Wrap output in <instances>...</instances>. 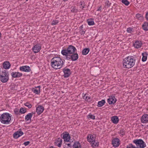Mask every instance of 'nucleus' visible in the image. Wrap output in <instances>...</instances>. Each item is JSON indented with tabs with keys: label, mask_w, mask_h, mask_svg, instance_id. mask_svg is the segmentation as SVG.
<instances>
[{
	"label": "nucleus",
	"mask_w": 148,
	"mask_h": 148,
	"mask_svg": "<svg viewBox=\"0 0 148 148\" xmlns=\"http://www.w3.org/2000/svg\"><path fill=\"white\" fill-rule=\"evenodd\" d=\"M81 7L83 9V8H84V6H82Z\"/></svg>",
	"instance_id": "52"
},
{
	"label": "nucleus",
	"mask_w": 148,
	"mask_h": 148,
	"mask_svg": "<svg viewBox=\"0 0 148 148\" xmlns=\"http://www.w3.org/2000/svg\"><path fill=\"white\" fill-rule=\"evenodd\" d=\"M41 49V46L39 44H37L33 47L32 50L34 53H36L40 51Z\"/></svg>",
	"instance_id": "7"
},
{
	"label": "nucleus",
	"mask_w": 148,
	"mask_h": 148,
	"mask_svg": "<svg viewBox=\"0 0 148 148\" xmlns=\"http://www.w3.org/2000/svg\"><path fill=\"white\" fill-rule=\"evenodd\" d=\"M142 54L143 56L142 61L143 62H145L147 59V56L148 54L146 52L143 53Z\"/></svg>",
	"instance_id": "22"
},
{
	"label": "nucleus",
	"mask_w": 148,
	"mask_h": 148,
	"mask_svg": "<svg viewBox=\"0 0 148 148\" xmlns=\"http://www.w3.org/2000/svg\"><path fill=\"white\" fill-rule=\"evenodd\" d=\"M81 3V5H82V2H80V3Z\"/></svg>",
	"instance_id": "54"
},
{
	"label": "nucleus",
	"mask_w": 148,
	"mask_h": 148,
	"mask_svg": "<svg viewBox=\"0 0 148 148\" xmlns=\"http://www.w3.org/2000/svg\"><path fill=\"white\" fill-rule=\"evenodd\" d=\"M26 112V109L23 107L20 108V112L21 114H23L25 113Z\"/></svg>",
	"instance_id": "28"
},
{
	"label": "nucleus",
	"mask_w": 148,
	"mask_h": 148,
	"mask_svg": "<svg viewBox=\"0 0 148 148\" xmlns=\"http://www.w3.org/2000/svg\"><path fill=\"white\" fill-rule=\"evenodd\" d=\"M90 51L89 48H86L84 49L82 51V54L83 55L87 54Z\"/></svg>",
	"instance_id": "25"
},
{
	"label": "nucleus",
	"mask_w": 148,
	"mask_h": 148,
	"mask_svg": "<svg viewBox=\"0 0 148 148\" xmlns=\"http://www.w3.org/2000/svg\"><path fill=\"white\" fill-rule=\"evenodd\" d=\"M89 98H90L88 97L85 96V95L84 97V99H85V100H88Z\"/></svg>",
	"instance_id": "47"
},
{
	"label": "nucleus",
	"mask_w": 148,
	"mask_h": 148,
	"mask_svg": "<svg viewBox=\"0 0 148 148\" xmlns=\"http://www.w3.org/2000/svg\"><path fill=\"white\" fill-rule=\"evenodd\" d=\"M61 136L64 139V140L66 142H69L70 138V136L69 134H62Z\"/></svg>",
	"instance_id": "12"
},
{
	"label": "nucleus",
	"mask_w": 148,
	"mask_h": 148,
	"mask_svg": "<svg viewBox=\"0 0 148 148\" xmlns=\"http://www.w3.org/2000/svg\"><path fill=\"white\" fill-rule=\"evenodd\" d=\"M67 145L68 146L71 147V143H69L67 144Z\"/></svg>",
	"instance_id": "51"
},
{
	"label": "nucleus",
	"mask_w": 148,
	"mask_h": 148,
	"mask_svg": "<svg viewBox=\"0 0 148 148\" xmlns=\"http://www.w3.org/2000/svg\"><path fill=\"white\" fill-rule=\"evenodd\" d=\"M32 91L33 92L36 94H39L40 93V89H39L38 90L37 89H33Z\"/></svg>",
	"instance_id": "33"
},
{
	"label": "nucleus",
	"mask_w": 148,
	"mask_h": 148,
	"mask_svg": "<svg viewBox=\"0 0 148 148\" xmlns=\"http://www.w3.org/2000/svg\"><path fill=\"white\" fill-rule=\"evenodd\" d=\"M51 62L52 67L56 70L61 69L64 64L62 60L59 57H53L51 60Z\"/></svg>",
	"instance_id": "1"
},
{
	"label": "nucleus",
	"mask_w": 148,
	"mask_h": 148,
	"mask_svg": "<svg viewBox=\"0 0 148 148\" xmlns=\"http://www.w3.org/2000/svg\"><path fill=\"white\" fill-rule=\"evenodd\" d=\"M117 100L114 96H111L108 99V102L110 104H114L116 102Z\"/></svg>",
	"instance_id": "8"
},
{
	"label": "nucleus",
	"mask_w": 148,
	"mask_h": 148,
	"mask_svg": "<svg viewBox=\"0 0 148 148\" xmlns=\"http://www.w3.org/2000/svg\"><path fill=\"white\" fill-rule=\"evenodd\" d=\"M89 116V117L90 118V119H95V116L93 115H92L90 114H89L88 116Z\"/></svg>",
	"instance_id": "38"
},
{
	"label": "nucleus",
	"mask_w": 148,
	"mask_h": 148,
	"mask_svg": "<svg viewBox=\"0 0 148 148\" xmlns=\"http://www.w3.org/2000/svg\"><path fill=\"white\" fill-rule=\"evenodd\" d=\"M142 27L143 29L145 31L148 30V23L145 22L142 25Z\"/></svg>",
	"instance_id": "21"
},
{
	"label": "nucleus",
	"mask_w": 148,
	"mask_h": 148,
	"mask_svg": "<svg viewBox=\"0 0 148 148\" xmlns=\"http://www.w3.org/2000/svg\"><path fill=\"white\" fill-rule=\"evenodd\" d=\"M66 56V58H65V59L66 60H69L70 59H71V58H70L71 55H70V54H69V56Z\"/></svg>",
	"instance_id": "45"
},
{
	"label": "nucleus",
	"mask_w": 148,
	"mask_h": 148,
	"mask_svg": "<svg viewBox=\"0 0 148 148\" xmlns=\"http://www.w3.org/2000/svg\"><path fill=\"white\" fill-rule=\"evenodd\" d=\"M11 75L13 78H18L22 76V74L19 72H14L11 73Z\"/></svg>",
	"instance_id": "13"
},
{
	"label": "nucleus",
	"mask_w": 148,
	"mask_h": 148,
	"mask_svg": "<svg viewBox=\"0 0 148 148\" xmlns=\"http://www.w3.org/2000/svg\"><path fill=\"white\" fill-rule=\"evenodd\" d=\"M63 0L64 1H67L68 0Z\"/></svg>",
	"instance_id": "55"
},
{
	"label": "nucleus",
	"mask_w": 148,
	"mask_h": 148,
	"mask_svg": "<svg viewBox=\"0 0 148 148\" xmlns=\"http://www.w3.org/2000/svg\"><path fill=\"white\" fill-rule=\"evenodd\" d=\"M133 29L132 28L129 27L127 29V31L129 33H131Z\"/></svg>",
	"instance_id": "40"
},
{
	"label": "nucleus",
	"mask_w": 148,
	"mask_h": 148,
	"mask_svg": "<svg viewBox=\"0 0 148 148\" xmlns=\"http://www.w3.org/2000/svg\"><path fill=\"white\" fill-rule=\"evenodd\" d=\"M19 69L21 71L25 72H29L31 71L30 67L27 66H21Z\"/></svg>",
	"instance_id": "9"
},
{
	"label": "nucleus",
	"mask_w": 148,
	"mask_h": 148,
	"mask_svg": "<svg viewBox=\"0 0 148 148\" xmlns=\"http://www.w3.org/2000/svg\"><path fill=\"white\" fill-rule=\"evenodd\" d=\"M133 143L136 145L138 148H144L146 146V145L144 141L142 139H136L133 140Z\"/></svg>",
	"instance_id": "5"
},
{
	"label": "nucleus",
	"mask_w": 148,
	"mask_h": 148,
	"mask_svg": "<svg viewBox=\"0 0 148 148\" xmlns=\"http://www.w3.org/2000/svg\"><path fill=\"white\" fill-rule=\"evenodd\" d=\"M14 112L16 114H20V110L16 108L14 110Z\"/></svg>",
	"instance_id": "35"
},
{
	"label": "nucleus",
	"mask_w": 148,
	"mask_h": 148,
	"mask_svg": "<svg viewBox=\"0 0 148 148\" xmlns=\"http://www.w3.org/2000/svg\"><path fill=\"white\" fill-rule=\"evenodd\" d=\"M30 142L29 141H27L26 142H24L23 143V144L25 146H26L27 145H29V144L30 143Z\"/></svg>",
	"instance_id": "44"
},
{
	"label": "nucleus",
	"mask_w": 148,
	"mask_h": 148,
	"mask_svg": "<svg viewBox=\"0 0 148 148\" xmlns=\"http://www.w3.org/2000/svg\"><path fill=\"white\" fill-rule=\"evenodd\" d=\"M119 141V140L117 138H114L112 142L113 146L115 147H118L120 144Z\"/></svg>",
	"instance_id": "10"
},
{
	"label": "nucleus",
	"mask_w": 148,
	"mask_h": 148,
	"mask_svg": "<svg viewBox=\"0 0 148 148\" xmlns=\"http://www.w3.org/2000/svg\"><path fill=\"white\" fill-rule=\"evenodd\" d=\"M135 60L133 56L127 57L123 60V66L124 68L129 69L132 67L134 65Z\"/></svg>",
	"instance_id": "2"
},
{
	"label": "nucleus",
	"mask_w": 148,
	"mask_h": 148,
	"mask_svg": "<svg viewBox=\"0 0 148 148\" xmlns=\"http://www.w3.org/2000/svg\"><path fill=\"white\" fill-rule=\"evenodd\" d=\"M128 0H122V2L125 4L126 5H128L130 4V2Z\"/></svg>",
	"instance_id": "32"
},
{
	"label": "nucleus",
	"mask_w": 148,
	"mask_h": 148,
	"mask_svg": "<svg viewBox=\"0 0 148 148\" xmlns=\"http://www.w3.org/2000/svg\"><path fill=\"white\" fill-rule=\"evenodd\" d=\"M105 103L106 102L105 100L103 99L101 101L98 102L97 106L98 107H101L103 106Z\"/></svg>",
	"instance_id": "26"
},
{
	"label": "nucleus",
	"mask_w": 148,
	"mask_h": 148,
	"mask_svg": "<svg viewBox=\"0 0 148 148\" xmlns=\"http://www.w3.org/2000/svg\"><path fill=\"white\" fill-rule=\"evenodd\" d=\"M81 34V35H84L85 33V32L82 30H80V31Z\"/></svg>",
	"instance_id": "46"
},
{
	"label": "nucleus",
	"mask_w": 148,
	"mask_h": 148,
	"mask_svg": "<svg viewBox=\"0 0 148 148\" xmlns=\"http://www.w3.org/2000/svg\"><path fill=\"white\" fill-rule=\"evenodd\" d=\"M73 148H81L79 142H75L73 145Z\"/></svg>",
	"instance_id": "24"
},
{
	"label": "nucleus",
	"mask_w": 148,
	"mask_h": 148,
	"mask_svg": "<svg viewBox=\"0 0 148 148\" xmlns=\"http://www.w3.org/2000/svg\"><path fill=\"white\" fill-rule=\"evenodd\" d=\"M136 17L138 19H140V18L142 16L141 14H137L136 15Z\"/></svg>",
	"instance_id": "37"
},
{
	"label": "nucleus",
	"mask_w": 148,
	"mask_h": 148,
	"mask_svg": "<svg viewBox=\"0 0 148 148\" xmlns=\"http://www.w3.org/2000/svg\"><path fill=\"white\" fill-rule=\"evenodd\" d=\"M145 18L148 21V12L146 14Z\"/></svg>",
	"instance_id": "48"
},
{
	"label": "nucleus",
	"mask_w": 148,
	"mask_h": 148,
	"mask_svg": "<svg viewBox=\"0 0 148 148\" xmlns=\"http://www.w3.org/2000/svg\"><path fill=\"white\" fill-rule=\"evenodd\" d=\"M62 140L60 138H58L56 140L55 143H58L57 145L59 147H60L62 144Z\"/></svg>",
	"instance_id": "20"
},
{
	"label": "nucleus",
	"mask_w": 148,
	"mask_h": 148,
	"mask_svg": "<svg viewBox=\"0 0 148 148\" xmlns=\"http://www.w3.org/2000/svg\"><path fill=\"white\" fill-rule=\"evenodd\" d=\"M102 8L101 6L97 10V11H101Z\"/></svg>",
	"instance_id": "49"
},
{
	"label": "nucleus",
	"mask_w": 148,
	"mask_h": 148,
	"mask_svg": "<svg viewBox=\"0 0 148 148\" xmlns=\"http://www.w3.org/2000/svg\"><path fill=\"white\" fill-rule=\"evenodd\" d=\"M26 1H28V0H26Z\"/></svg>",
	"instance_id": "58"
},
{
	"label": "nucleus",
	"mask_w": 148,
	"mask_h": 148,
	"mask_svg": "<svg viewBox=\"0 0 148 148\" xmlns=\"http://www.w3.org/2000/svg\"><path fill=\"white\" fill-rule=\"evenodd\" d=\"M18 132L19 135H20V136H22L23 134V133L21 131V129H19V131H18Z\"/></svg>",
	"instance_id": "43"
},
{
	"label": "nucleus",
	"mask_w": 148,
	"mask_h": 148,
	"mask_svg": "<svg viewBox=\"0 0 148 148\" xmlns=\"http://www.w3.org/2000/svg\"><path fill=\"white\" fill-rule=\"evenodd\" d=\"M24 105L26 106L28 108H30L32 107L31 104L29 103L28 102H26L24 104Z\"/></svg>",
	"instance_id": "34"
},
{
	"label": "nucleus",
	"mask_w": 148,
	"mask_h": 148,
	"mask_svg": "<svg viewBox=\"0 0 148 148\" xmlns=\"http://www.w3.org/2000/svg\"><path fill=\"white\" fill-rule=\"evenodd\" d=\"M40 87V86H38V87Z\"/></svg>",
	"instance_id": "57"
},
{
	"label": "nucleus",
	"mask_w": 148,
	"mask_h": 148,
	"mask_svg": "<svg viewBox=\"0 0 148 148\" xmlns=\"http://www.w3.org/2000/svg\"><path fill=\"white\" fill-rule=\"evenodd\" d=\"M92 147H97L99 145V142L96 141L95 140H92V142L90 143Z\"/></svg>",
	"instance_id": "23"
},
{
	"label": "nucleus",
	"mask_w": 148,
	"mask_h": 148,
	"mask_svg": "<svg viewBox=\"0 0 148 148\" xmlns=\"http://www.w3.org/2000/svg\"><path fill=\"white\" fill-rule=\"evenodd\" d=\"M71 55V60L72 61H75L78 58V54L77 53H73Z\"/></svg>",
	"instance_id": "17"
},
{
	"label": "nucleus",
	"mask_w": 148,
	"mask_h": 148,
	"mask_svg": "<svg viewBox=\"0 0 148 148\" xmlns=\"http://www.w3.org/2000/svg\"><path fill=\"white\" fill-rule=\"evenodd\" d=\"M75 47L72 45H70L67 48L62 49L61 51V53L63 56H67L69 54L74 53L76 51Z\"/></svg>",
	"instance_id": "3"
},
{
	"label": "nucleus",
	"mask_w": 148,
	"mask_h": 148,
	"mask_svg": "<svg viewBox=\"0 0 148 148\" xmlns=\"http://www.w3.org/2000/svg\"><path fill=\"white\" fill-rule=\"evenodd\" d=\"M63 71L64 73V77L65 78L69 77L71 74V70L66 67L63 69Z\"/></svg>",
	"instance_id": "6"
},
{
	"label": "nucleus",
	"mask_w": 148,
	"mask_h": 148,
	"mask_svg": "<svg viewBox=\"0 0 148 148\" xmlns=\"http://www.w3.org/2000/svg\"><path fill=\"white\" fill-rule=\"evenodd\" d=\"M142 45V42L140 41H136L133 44L135 48L138 49Z\"/></svg>",
	"instance_id": "16"
},
{
	"label": "nucleus",
	"mask_w": 148,
	"mask_h": 148,
	"mask_svg": "<svg viewBox=\"0 0 148 148\" xmlns=\"http://www.w3.org/2000/svg\"><path fill=\"white\" fill-rule=\"evenodd\" d=\"M142 123H146L148 121V114H145L142 116L141 118Z\"/></svg>",
	"instance_id": "14"
},
{
	"label": "nucleus",
	"mask_w": 148,
	"mask_h": 148,
	"mask_svg": "<svg viewBox=\"0 0 148 148\" xmlns=\"http://www.w3.org/2000/svg\"><path fill=\"white\" fill-rule=\"evenodd\" d=\"M91 137L92 138L93 137V136L92 135H89L87 137V141L88 142H90V143L92 142V140H91Z\"/></svg>",
	"instance_id": "29"
},
{
	"label": "nucleus",
	"mask_w": 148,
	"mask_h": 148,
	"mask_svg": "<svg viewBox=\"0 0 148 148\" xmlns=\"http://www.w3.org/2000/svg\"><path fill=\"white\" fill-rule=\"evenodd\" d=\"M87 21L89 25H92L94 24V22L92 19H88Z\"/></svg>",
	"instance_id": "27"
},
{
	"label": "nucleus",
	"mask_w": 148,
	"mask_h": 148,
	"mask_svg": "<svg viewBox=\"0 0 148 148\" xmlns=\"http://www.w3.org/2000/svg\"><path fill=\"white\" fill-rule=\"evenodd\" d=\"M44 110V107L41 105H39L36 108V112L37 114L38 115L40 114Z\"/></svg>",
	"instance_id": "11"
},
{
	"label": "nucleus",
	"mask_w": 148,
	"mask_h": 148,
	"mask_svg": "<svg viewBox=\"0 0 148 148\" xmlns=\"http://www.w3.org/2000/svg\"><path fill=\"white\" fill-rule=\"evenodd\" d=\"M49 148H54V147H53V146H51Z\"/></svg>",
	"instance_id": "53"
},
{
	"label": "nucleus",
	"mask_w": 148,
	"mask_h": 148,
	"mask_svg": "<svg viewBox=\"0 0 148 148\" xmlns=\"http://www.w3.org/2000/svg\"><path fill=\"white\" fill-rule=\"evenodd\" d=\"M78 10L74 7L71 10V12H73L76 13L77 11Z\"/></svg>",
	"instance_id": "41"
},
{
	"label": "nucleus",
	"mask_w": 148,
	"mask_h": 148,
	"mask_svg": "<svg viewBox=\"0 0 148 148\" xmlns=\"http://www.w3.org/2000/svg\"><path fill=\"white\" fill-rule=\"evenodd\" d=\"M111 120L113 123L116 124L118 123L119 119L117 116H114L111 117Z\"/></svg>",
	"instance_id": "19"
},
{
	"label": "nucleus",
	"mask_w": 148,
	"mask_h": 148,
	"mask_svg": "<svg viewBox=\"0 0 148 148\" xmlns=\"http://www.w3.org/2000/svg\"><path fill=\"white\" fill-rule=\"evenodd\" d=\"M92 138V137H91ZM95 140V138H94V136H93V137L92 138H91V140Z\"/></svg>",
	"instance_id": "50"
},
{
	"label": "nucleus",
	"mask_w": 148,
	"mask_h": 148,
	"mask_svg": "<svg viewBox=\"0 0 148 148\" xmlns=\"http://www.w3.org/2000/svg\"><path fill=\"white\" fill-rule=\"evenodd\" d=\"M106 5L108 7H109L111 4V3L109 1H106L105 3Z\"/></svg>",
	"instance_id": "42"
},
{
	"label": "nucleus",
	"mask_w": 148,
	"mask_h": 148,
	"mask_svg": "<svg viewBox=\"0 0 148 148\" xmlns=\"http://www.w3.org/2000/svg\"><path fill=\"white\" fill-rule=\"evenodd\" d=\"M11 120V116L7 112L3 113L0 117V121L4 124L9 123Z\"/></svg>",
	"instance_id": "4"
},
{
	"label": "nucleus",
	"mask_w": 148,
	"mask_h": 148,
	"mask_svg": "<svg viewBox=\"0 0 148 148\" xmlns=\"http://www.w3.org/2000/svg\"><path fill=\"white\" fill-rule=\"evenodd\" d=\"M35 113V112H32L31 113L28 114L25 117V119L26 121L29 120L31 121V118L32 117L33 115Z\"/></svg>",
	"instance_id": "15"
},
{
	"label": "nucleus",
	"mask_w": 148,
	"mask_h": 148,
	"mask_svg": "<svg viewBox=\"0 0 148 148\" xmlns=\"http://www.w3.org/2000/svg\"><path fill=\"white\" fill-rule=\"evenodd\" d=\"M20 136V135H19L18 132L17 131L14 133L13 134V137L14 138H17Z\"/></svg>",
	"instance_id": "30"
},
{
	"label": "nucleus",
	"mask_w": 148,
	"mask_h": 148,
	"mask_svg": "<svg viewBox=\"0 0 148 148\" xmlns=\"http://www.w3.org/2000/svg\"><path fill=\"white\" fill-rule=\"evenodd\" d=\"M125 131L123 129H122L120 130V134H121L122 136L125 134Z\"/></svg>",
	"instance_id": "39"
},
{
	"label": "nucleus",
	"mask_w": 148,
	"mask_h": 148,
	"mask_svg": "<svg viewBox=\"0 0 148 148\" xmlns=\"http://www.w3.org/2000/svg\"><path fill=\"white\" fill-rule=\"evenodd\" d=\"M82 28V26H81L80 27V28Z\"/></svg>",
	"instance_id": "56"
},
{
	"label": "nucleus",
	"mask_w": 148,
	"mask_h": 148,
	"mask_svg": "<svg viewBox=\"0 0 148 148\" xmlns=\"http://www.w3.org/2000/svg\"><path fill=\"white\" fill-rule=\"evenodd\" d=\"M3 66L5 69H9L10 66V64L9 62L6 61L3 63Z\"/></svg>",
	"instance_id": "18"
},
{
	"label": "nucleus",
	"mask_w": 148,
	"mask_h": 148,
	"mask_svg": "<svg viewBox=\"0 0 148 148\" xmlns=\"http://www.w3.org/2000/svg\"><path fill=\"white\" fill-rule=\"evenodd\" d=\"M58 23V20H55L52 21L51 23V25H56Z\"/></svg>",
	"instance_id": "36"
},
{
	"label": "nucleus",
	"mask_w": 148,
	"mask_h": 148,
	"mask_svg": "<svg viewBox=\"0 0 148 148\" xmlns=\"http://www.w3.org/2000/svg\"><path fill=\"white\" fill-rule=\"evenodd\" d=\"M126 148H138L134 146L132 144H129L126 147Z\"/></svg>",
	"instance_id": "31"
}]
</instances>
